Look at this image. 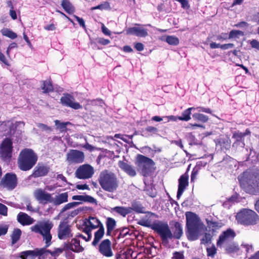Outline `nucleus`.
I'll list each match as a JSON object with an SVG mask.
<instances>
[{"label":"nucleus","mask_w":259,"mask_h":259,"mask_svg":"<svg viewBox=\"0 0 259 259\" xmlns=\"http://www.w3.org/2000/svg\"><path fill=\"white\" fill-rule=\"evenodd\" d=\"M53 227L52 222L49 221L41 222L31 227V230L36 233L42 235L44 240L45 241L46 245L45 248H36L34 250H29L21 252L19 253V257L21 259H27L29 257L31 259H34L37 256H41L46 253V248L51 245L52 238L51 234V230Z\"/></svg>","instance_id":"f257e3e1"},{"label":"nucleus","mask_w":259,"mask_h":259,"mask_svg":"<svg viewBox=\"0 0 259 259\" xmlns=\"http://www.w3.org/2000/svg\"><path fill=\"white\" fill-rule=\"evenodd\" d=\"M38 156L31 149L25 148L20 153L18 158V165L20 169L28 171L36 163Z\"/></svg>","instance_id":"f03ea898"},{"label":"nucleus","mask_w":259,"mask_h":259,"mask_svg":"<svg viewBox=\"0 0 259 259\" xmlns=\"http://www.w3.org/2000/svg\"><path fill=\"white\" fill-rule=\"evenodd\" d=\"M98 182L101 188L109 192H114L118 187V181L116 175L106 169L100 173Z\"/></svg>","instance_id":"7ed1b4c3"},{"label":"nucleus","mask_w":259,"mask_h":259,"mask_svg":"<svg viewBox=\"0 0 259 259\" xmlns=\"http://www.w3.org/2000/svg\"><path fill=\"white\" fill-rule=\"evenodd\" d=\"M239 224L244 226H254L259 223V215L254 210L242 208L236 215Z\"/></svg>","instance_id":"20e7f679"},{"label":"nucleus","mask_w":259,"mask_h":259,"mask_svg":"<svg viewBox=\"0 0 259 259\" xmlns=\"http://www.w3.org/2000/svg\"><path fill=\"white\" fill-rule=\"evenodd\" d=\"M150 226L160 236L164 245L168 244L169 239H172V231L167 222L158 221L153 222Z\"/></svg>","instance_id":"39448f33"},{"label":"nucleus","mask_w":259,"mask_h":259,"mask_svg":"<svg viewBox=\"0 0 259 259\" xmlns=\"http://www.w3.org/2000/svg\"><path fill=\"white\" fill-rule=\"evenodd\" d=\"M240 184L246 193L252 195H259V173L250 175Z\"/></svg>","instance_id":"423d86ee"},{"label":"nucleus","mask_w":259,"mask_h":259,"mask_svg":"<svg viewBox=\"0 0 259 259\" xmlns=\"http://www.w3.org/2000/svg\"><path fill=\"white\" fill-rule=\"evenodd\" d=\"M138 170L144 177H147L151 172V167L155 164L151 158L142 154H138L135 162Z\"/></svg>","instance_id":"0eeeda50"},{"label":"nucleus","mask_w":259,"mask_h":259,"mask_svg":"<svg viewBox=\"0 0 259 259\" xmlns=\"http://www.w3.org/2000/svg\"><path fill=\"white\" fill-rule=\"evenodd\" d=\"M103 225L101 222L96 217H89L83 222L82 232L89 235V239L91 237V232L94 229L100 228Z\"/></svg>","instance_id":"6e6552de"},{"label":"nucleus","mask_w":259,"mask_h":259,"mask_svg":"<svg viewBox=\"0 0 259 259\" xmlns=\"http://www.w3.org/2000/svg\"><path fill=\"white\" fill-rule=\"evenodd\" d=\"M94 174V167L89 164H84L76 169L75 176L79 179L85 180L92 178Z\"/></svg>","instance_id":"1a4fd4ad"},{"label":"nucleus","mask_w":259,"mask_h":259,"mask_svg":"<svg viewBox=\"0 0 259 259\" xmlns=\"http://www.w3.org/2000/svg\"><path fill=\"white\" fill-rule=\"evenodd\" d=\"M216 148L226 153L231 147V140L228 135H221L214 140Z\"/></svg>","instance_id":"9d476101"},{"label":"nucleus","mask_w":259,"mask_h":259,"mask_svg":"<svg viewBox=\"0 0 259 259\" xmlns=\"http://www.w3.org/2000/svg\"><path fill=\"white\" fill-rule=\"evenodd\" d=\"M251 132L249 128L246 129L244 133L239 131H235L233 133L232 138L234 142L232 144L233 148L237 149L239 147H244L245 146L244 137L246 136H250Z\"/></svg>","instance_id":"9b49d317"},{"label":"nucleus","mask_w":259,"mask_h":259,"mask_svg":"<svg viewBox=\"0 0 259 259\" xmlns=\"http://www.w3.org/2000/svg\"><path fill=\"white\" fill-rule=\"evenodd\" d=\"M84 153L81 151L71 149L66 155V160L70 164H78L84 160Z\"/></svg>","instance_id":"f8f14e48"},{"label":"nucleus","mask_w":259,"mask_h":259,"mask_svg":"<svg viewBox=\"0 0 259 259\" xmlns=\"http://www.w3.org/2000/svg\"><path fill=\"white\" fill-rule=\"evenodd\" d=\"M58 237L60 240L70 238L73 236V233L69 225L66 222H61L58 228Z\"/></svg>","instance_id":"ddd939ff"},{"label":"nucleus","mask_w":259,"mask_h":259,"mask_svg":"<svg viewBox=\"0 0 259 259\" xmlns=\"http://www.w3.org/2000/svg\"><path fill=\"white\" fill-rule=\"evenodd\" d=\"M1 185L8 190H13L17 185V178L14 173H7L2 178Z\"/></svg>","instance_id":"4468645a"},{"label":"nucleus","mask_w":259,"mask_h":259,"mask_svg":"<svg viewBox=\"0 0 259 259\" xmlns=\"http://www.w3.org/2000/svg\"><path fill=\"white\" fill-rule=\"evenodd\" d=\"M98 251L103 256L111 257L113 256V252L111 248V242L108 239L101 241L98 246Z\"/></svg>","instance_id":"2eb2a0df"},{"label":"nucleus","mask_w":259,"mask_h":259,"mask_svg":"<svg viewBox=\"0 0 259 259\" xmlns=\"http://www.w3.org/2000/svg\"><path fill=\"white\" fill-rule=\"evenodd\" d=\"M61 103L65 106L77 110L82 108V106L78 102H75V98L69 94H65L60 99Z\"/></svg>","instance_id":"dca6fc26"},{"label":"nucleus","mask_w":259,"mask_h":259,"mask_svg":"<svg viewBox=\"0 0 259 259\" xmlns=\"http://www.w3.org/2000/svg\"><path fill=\"white\" fill-rule=\"evenodd\" d=\"M35 198L40 203L44 204L52 202V197L51 194L47 193L45 190L38 189L34 193Z\"/></svg>","instance_id":"f3484780"},{"label":"nucleus","mask_w":259,"mask_h":259,"mask_svg":"<svg viewBox=\"0 0 259 259\" xmlns=\"http://www.w3.org/2000/svg\"><path fill=\"white\" fill-rule=\"evenodd\" d=\"M50 170V167L44 163H38L34 167L32 174V177L36 178L46 176Z\"/></svg>","instance_id":"a211bd4d"},{"label":"nucleus","mask_w":259,"mask_h":259,"mask_svg":"<svg viewBox=\"0 0 259 259\" xmlns=\"http://www.w3.org/2000/svg\"><path fill=\"white\" fill-rule=\"evenodd\" d=\"M13 143L10 139L6 138L1 144V154L4 158H10L13 149Z\"/></svg>","instance_id":"6ab92c4d"},{"label":"nucleus","mask_w":259,"mask_h":259,"mask_svg":"<svg viewBox=\"0 0 259 259\" xmlns=\"http://www.w3.org/2000/svg\"><path fill=\"white\" fill-rule=\"evenodd\" d=\"M236 236L235 231L229 228L226 231H223L219 236V239L217 242V245L218 246H221L222 245L227 241L230 239H233Z\"/></svg>","instance_id":"aec40b11"},{"label":"nucleus","mask_w":259,"mask_h":259,"mask_svg":"<svg viewBox=\"0 0 259 259\" xmlns=\"http://www.w3.org/2000/svg\"><path fill=\"white\" fill-rule=\"evenodd\" d=\"M64 249L70 250L74 252H81L84 248L80 245V241L74 238L71 239L70 242L64 244Z\"/></svg>","instance_id":"412c9836"},{"label":"nucleus","mask_w":259,"mask_h":259,"mask_svg":"<svg viewBox=\"0 0 259 259\" xmlns=\"http://www.w3.org/2000/svg\"><path fill=\"white\" fill-rule=\"evenodd\" d=\"M186 218L187 227H200V219L195 213L187 212L186 213Z\"/></svg>","instance_id":"4be33fe9"},{"label":"nucleus","mask_w":259,"mask_h":259,"mask_svg":"<svg viewBox=\"0 0 259 259\" xmlns=\"http://www.w3.org/2000/svg\"><path fill=\"white\" fill-rule=\"evenodd\" d=\"M189 176L186 173L182 175L179 179V185L177 197L179 199L188 185Z\"/></svg>","instance_id":"5701e85b"},{"label":"nucleus","mask_w":259,"mask_h":259,"mask_svg":"<svg viewBox=\"0 0 259 259\" xmlns=\"http://www.w3.org/2000/svg\"><path fill=\"white\" fill-rule=\"evenodd\" d=\"M127 35H135L138 37H145L148 35V30L143 27H133L126 30Z\"/></svg>","instance_id":"b1692460"},{"label":"nucleus","mask_w":259,"mask_h":259,"mask_svg":"<svg viewBox=\"0 0 259 259\" xmlns=\"http://www.w3.org/2000/svg\"><path fill=\"white\" fill-rule=\"evenodd\" d=\"M118 166L125 172L127 175L131 177H134L136 176V170L134 166L130 165L127 163L120 160L118 162Z\"/></svg>","instance_id":"393cba45"},{"label":"nucleus","mask_w":259,"mask_h":259,"mask_svg":"<svg viewBox=\"0 0 259 259\" xmlns=\"http://www.w3.org/2000/svg\"><path fill=\"white\" fill-rule=\"evenodd\" d=\"M17 220L23 226L29 225L34 222L33 218H31L27 214L20 212L17 215Z\"/></svg>","instance_id":"a878e982"},{"label":"nucleus","mask_w":259,"mask_h":259,"mask_svg":"<svg viewBox=\"0 0 259 259\" xmlns=\"http://www.w3.org/2000/svg\"><path fill=\"white\" fill-rule=\"evenodd\" d=\"M172 239H180L183 234L182 226L178 222H175L172 228Z\"/></svg>","instance_id":"bb28decb"},{"label":"nucleus","mask_w":259,"mask_h":259,"mask_svg":"<svg viewBox=\"0 0 259 259\" xmlns=\"http://www.w3.org/2000/svg\"><path fill=\"white\" fill-rule=\"evenodd\" d=\"M199 227H187L186 234L189 241H194L198 238Z\"/></svg>","instance_id":"cd10ccee"},{"label":"nucleus","mask_w":259,"mask_h":259,"mask_svg":"<svg viewBox=\"0 0 259 259\" xmlns=\"http://www.w3.org/2000/svg\"><path fill=\"white\" fill-rule=\"evenodd\" d=\"M105 224L106 226V236H110L112 231L116 226V221L112 218L107 217L106 218Z\"/></svg>","instance_id":"c85d7f7f"},{"label":"nucleus","mask_w":259,"mask_h":259,"mask_svg":"<svg viewBox=\"0 0 259 259\" xmlns=\"http://www.w3.org/2000/svg\"><path fill=\"white\" fill-rule=\"evenodd\" d=\"M105 234V229L103 225H102L99 229L95 232L94 239L92 243L94 246H96L98 245L100 241L103 237Z\"/></svg>","instance_id":"c756f323"},{"label":"nucleus","mask_w":259,"mask_h":259,"mask_svg":"<svg viewBox=\"0 0 259 259\" xmlns=\"http://www.w3.org/2000/svg\"><path fill=\"white\" fill-rule=\"evenodd\" d=\"M68 195L67 192L63 193L57 195L54 199L52 198V202L55 205H59L68 201Z\"/></svg>","instance_id":"7c9ffc66"},{"label":"nucleus","mask_w":259,"mask_h":259,"mask_svg":"<svg viewBox=\"0 0 259 259\" xmlns=\"http://www.w3.org/2000/svg\"><path fill=\"white\" fill-rule=\"evenodd\" d=\"M111 212H115L118 214L125 217L127 214L131 213L130 207H123V206H115L111 208L110 210Z\"/></svg>","instance_id":"2f4dec72"},{"label":"nucleus","mask_w":259,"mask_h":259,"mask_svg":"<svg viewBox=\"0 0 259 259\" xmlns=\"http://www.w3.org/2000/svg\"><path fill=\"white\" fill-rule=\"evenodd\" d=\"M206 222L207 227L209 229H211V230L212 231H215L216 230L219 229L224 225V224L222 223V221H213L212 219H206Z\"/></svg>","instance_id":"473e14b6"},{"label":"nucleus","mask_w":259,"mask_h":259,"mask_svg":"<svg viewBox=\"0 0 259 259\" xmlns=\"http://www.w3.org/2000/svg\"><path fill=\"white\" fill-rule=\"evenodd\" d=\"M42 83L41 89L43 90L44 93L47 94L54 91V87L51 78L42 81Z\"/></svg>","instance_id":"72a5a7b5"},{"label":"nucleus","mask_w":259,"mask_h":259,"mask_svg":"<svg viewBox=\"0 0 259 259\" xmlns=\"http://www.w3.org/2000/svg\"><path fill=\"white\" fill-rule=\"evenodd\" d=\"M61 6L64 11L69 14H72L75 12V8L69 0H62Z\"/></svg>","instance_id":"f704fd0d"},{"label":"nucleus","mask_w":259,"mask_h":259,"mask_svg":"<svg viewBox=\"0 0 259 259\" xmlns=\"http://www.w3.org/2000/svg\"><path fill=\"white\" fill-rule=\"evenodd\" d=\"M72 199L73 200L88 202L91 203H94L96 202V200L94 197L88 195H74L72 196Z\"/></svg>","instance_id":"c9c22d12"},{"label":"nucleus","mask_w":259,"mask_h":259,"mask_svg":"<svg viewBox=\"0 0 259 259\" xmlns=\"http://www.w3.org/2000/svg\"><path fill=\"white\" fill-rule=\"evenodd\" d=\"M22 232L20 229L16 228L12 232L11 237V243L14 245L20 239Z\"/></svg>","instance_id":"e433bc0d"},{"label":"nucleus","mask_w":259,"mask_h":259,"mask_svg":"<svg viewBox=\"0 0 259 259\" xmlns=\"http://www.w3.org/2000/svg\"><path fill=\"white\" fill-rule=\"evenodd\" d=\"M55 125L57 126V128L59 130L61 133L66 132L68 130L67 126L68 125H71L72 123L69 121L67 122H60L58 120H55Z\"/></svg>","instance_id":"4c0bfd02"},{"label":"nucleus","mask_w":259,"mask_h":259,"mask_svg":"<svg viewBox=\"0 0 259 259\" xmlns=\"http://www.w3.org/2000/svg\"><path fill=\"white\" fill-rule=\"evenodd\" d=\"M195 109L194 107H190L185 110L182 113V116H178V119L182 121H189L191 119V110Z\"/></svg>","instance_id":"58836bf2"},{"label":"nucleus","mask_w":259,"mask_h":259,"mask_svg":"<svg viewBox=\"0 0 259 259\" xmlns=\"http://www.w3.org/2000/svg\"><path fill=\"white\" fill-rule=\"evenodd\" d=\"M209 46L210 48L212 49L221 48L222 50H227L230 48H233L234 47V44L231 43L220 45L214 42H211Z\"/></svg>","instance_id":"ea45409f"},{"label":"nucleus","mask_w":259,"mask_h":259,"mask_svg":"<svg viewBox=\"0 0 259 259\" xmlns=\"http://www.w3.org/2000/svg\"><path fill=\"white\" fill-rule=\"evenodd\" d=\"M193 118L196 121L201 122L202 123L206 122L208 120V117L199 113H196L192 115Z\"/></svg>","instance_id":"a19ab883"},{"label":"nucleus","mask_w":259,"mask_h":259,"mask_svg":"<svg viewBox=\"0 0 259 259\" xmlns=\"http://www.w3.org/2000/svg\"><path fill=\"white\" fill-rule=\"evenodd\" d=\"M165 41L170 45L177 46L179 44V38L175 36H167L165 39Z\"/></svg>","instance_id":"79ce46f5"},{"label":"nucleus","mask_w":259,"mask_h":259,"mask_svg":"<svg viewBox=\"0 0 259 259\" xmlns=\"http://www.w3.org/2000/svg\"><path fill=\"white\" fill-rule=\"evenodd\" d=\"M239 246L234 243L229 244L226 248V252L230 254L236 253L239 251Z\"/></svg>","instance_id":"37998d69"},{"label":"nucleus","mask_w":259,"mask_h":259,"mask_svg":"<svg viewBox=\"0 0 259 259\" xmlns=\"http://www.w3.org/2000/svg\"><path fill=\"white\" fill-rule=\"evenodd\" d=\"M131 207V213L133 210L138 212V213H143L144 207L141 204H139L137 202H135L132 203V207Z\"/></svg>","instance_id":"c03bdc74"},{"label":"nucleus","mask_w":259,"mask_h":259,"mask_svg":"<svg viewBox=\"0 0 259 259\" xmlns=\"http://www.w3.org/2000/svg\"><path fill=\"white\" fill-rule=\"evenodd\" d=\"M212 238V236L208 233H205L203 237L201 238L200 241L201 244H206L210 243Z\"/></svg>","instance_id":"a18cd8bd"},{"label":"nucleus","mask_w":259,"mask_h":259,"mask_svg":"<svg viewBox=\"0 0 259 259\" xmlns=\"http://www.w3.org/2000/svg\"><path fill=\"white\" fill-rule=\"evenodd\" d=\"M157 132V128L149 126L147 127L145 130H143V132L144 133V134L143 136H145V137H148L150 135L149 134H155Z\"/></svg>","instance_id":"49530a36"},{"label":"nucleus","mask_w":259,"mask_h":259,"mask_svg":"<svg viewBox=\"0 0 259 259\" xmlns=\"http://www.w3.org/2000/svg\"><path fill=\"white\" fill-rule=\"evenodd\" d=\"M2 34L11 39H15L17 37V34L9 29H6L3 31Z\"/></svg>","instance_id":"de8ad7c7"},{"label":"nucleus","mask_w":259,"mask_h":259,"mask_svg":"<svg viewBox=\"0 0 259 259\" xmlns=\"http://www.w3.org/2000/svg\"><path fill=\"white\" fill-rule=\"evenodd\" d=\"M244 32L239 30H231L229 34V39L236 38L239 36H243Z\"/></svg>","instance_id":"09e8293b"},{"label":"nucleus","mask_w":259,"mask_h":259,"mask_svg":"<svg viewBox=\"0 0 259 259\" xmlns=\"http://www.w3.org/2000/svg\"><path fill=\"white\" fill-rule=\"evenodd\" d=\"M207 255L211 258H214L217 252V249L214 245L206 248Z\"/></svg>","instance_id":"8fccbe9b"},{"label":"nucleus","mask_w":259,"mask_h":259,"mask_svg":"<svg viewBox=\"0 0 259 259\" xmlns=\"http://www.w3.org/2000/svg\"><path fill=\"white\" fill-rule=\"evenodd\" d=\"M65 250L64 248L63 249L60 248H57L55 249L54 251H51L50 250H46V252H47L51 254L52 256H56L59 255L60 253H61L63 250Z\"/></svg>","instance_id":"3c124183"},{"label":"nucleus","mask_w":259,"mask_h":259,"mask_svg":"<svg viewBox=\"0 0 259 259\" xmlns=\"http://www.w3.org/2000/svg\"><path fill=\"white\" fill-rule=\"evenodd\" d=\"M80 204H81V202H72L67 203L62 208V211H65L69 209L75 207Z\"/></svg>","instance_id":"603ef678"},{"label":"nucleus","mask_w":259,"mask_h":259,"mask_svg":"<svg viewBox=\"0 0 259 259\" xmlns=\"http://www.w3.org/2000/svg\"><path fill=\"white\" fill-rule=\"evenodd\" d=\"M9 225L7 224L0 225V237L4 236L8 233Z\"/></svg>","instance_id":"864d4df0"},{"label":"nucleus","mask_w":259,"mask_h":259,"mask_svg":"<svg viewBox=\"0 0 259 259\" xmlns=\"http://www.w3.org/2000/svg\"><path fill=\"white\" fill-rule=\"evenodd\" d=\"M110 7V4L108 2H104V4L99 5L96 7H92L91 8L92 10H97V9H100V10H103V9H108Z\"/></svg>","instance_id":"5fc2aeb1"},{"label":"nucleus","mask_w":259,"mask_h":259,"mask_svg":"<svg viewBox=\"0 0 259 259\" xmlns=\"http://www.w3.org/2000/svg\"><path fill=\"white\" fill-rule=\"evenodd\" d=\"M8 214V207L4 204L0 203V214L7 216Z\"/></svg>","instance_id":"6e6d98bb"},{"label":"nucleus","mask_w":259,"mask_h":259,"mask_svg":"<svg viewBox=\"0 0 259 259\" xmlns=\"http://www.w3.org/2000/svg\"><path fill=\"white\" fill-rule=\"evenodd\" d=\"M181 4V7L184 9H189L190 8V5L189 4L188 0H176Z\"/></svg>","instance_id":"4d7b16f0"},{"label":"nucleus","mask_w":259,"mask_h":259,"mask_svg":"<svg viewBox=\"0 0 259 259\" xmlns=\"http://www.w3.org/2000/svg\"><path fill=\"white\" fill-rule=\"evenodd\" d=\"M129 230L128 228H123L120 232L118 238H123L128 234Z\"/></svg>","instance_id":"13d9d810"},{"label":"nucleus","mask_w":259,"mask_h":259,"mask_svg":"<svg viewBox=\"0 0 259 259\" xmlns=\"http://www.w3.org/2000/svg\"><path fill=\"white\" fill-rule=\"evenodd\" d=\"M184 256L183 252L176 251L173 253L172 259H184Z\"/></svg>","instance_id":"bf43d9fd"},{"label":"nucleus","mask_w":259,"mask_h":259,"mask_svg":"<svg viewBox=\"0 0 259 259\" xmlns=\"http://www.w3.org/2000/svg\"><path fill=\"white\" fill-rule=\"evenodd\" d=\"M73 17L75 18L76 21L78 22L80 26L83 28H85V25L84 20L82 18H80L76 15H73Z\"/></svg>","instance_id":"052dcab7"},{"label":"nucleus","mask_w":259,"mask_h":259,"mask_svg":"<svg viewBox=\"0 0 259 259\" xmlns=\"http://www.w3.org/2000/svg\"><path fill=\"white\" fill-rule=\"evenodd\" d=\"M252 48H254L259 51V41L256 39H252L250 41Z\"/></svg>","instance_id":"680f3d73"},{"label":"nucleus","mask_w":259,"mask_h":259,"mask_svg":"<svg viewBox=\"0 0 259 259\" xmlns=\"http://www.w3.org/2000/svg\"><path fill=\"white\" fill-rule=\"evenodd\" d=\"M37 127L44 131H52V128L50 126H49L47 125L44 123H38L37 124Z\"/></svg>","instance_id":"e2e57ef3"},{"label":"nucleus","mask_w":259,"mask_h":259,"mask_svg":"<svg viewBox=\"0 0 259 259\" xmlns=\"http://www.w3.org/2000/svg\"><path fill=\"white\" fill-rule=\"evenodd\" d=\"M97 42L102 45L106 46L108 45L110 42V41L108 39H105L104 38H99Z\"/></svg>","instance_id":"0e129e2a"},{"label":"nucleus","mask_w":259,"mask_h":259,"mask_svg":"<svg viewBox=\"0 0 259 259\" xmlns=\"http://www.w3.org/2000/svg\"><path fill=\"white\" fill-rule=\"evenodd\" d=\"M196 109H197V110L199 111V112H205V113H209V114H211V110L210 108H205V107H197L196 108Z\"/></svg>","instance_id":"69168bd1"},{"label":"nucleus","mask_w":259,"mask_h":259,"mask_svg":"<svg viewBox=\"0 0 259 259\" xmlns=\"http://www.w3.org/2000/svg\"><path fill=\"white\" fill-rule=\"evenodd\" d=\"M44 29L47 31H53L56 30V27L54 24L52 23L45 26Z\"/></svg>","instance_id":"338daca9"},{"label":"nucleus","mask_w":259,"mask_h":259,"mask_svg":"<svg viewBox=\"0 0 259 259\" xmlns=\"http://www.w3.org/2000/svg\"><path fill=\"white\" fill-rule=\"evenodd\" d=\"M134 48L138 51H142L144 50V46L141 42H137L135 44Z\"/></svg>","instance_id":"774afa93"}]
</instances>
